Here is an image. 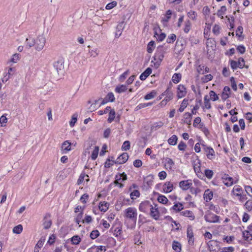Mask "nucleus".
I'll return each instance as SVG.
<instances>
[{
	"instance_id": "nucleus-57",
	"label": "nucleus",
	"mask_w": 252,
	"mask_h": 252,
	"mask_svg": "<svg viewBox=\"0 0 252 252\" xmlns=\"http://www.w3.org/2000/svg\"><path fill=\"white\" fill-rule=\"evenodd\" d=\"M207 97H208L207 95H206L204 97V105H205V107L207 109H210L211 108V103H210L209 99H208Z\"/></svg>"
},
{
	"instance_id": "nucleus-13",
	"label": "nucleus",
	"mask_w": 252,
	"mask_h": 252,
	"mask_svg": "<svg viewBox=\"0 0 252 252\" xmlns=\"http://www.w3.org/2000/svg\"><path fill=\"white\" fill-rule=\"evenodd\" d=\"M192 185L191 180L182 181L179 183L180 187L183 190L188 189Z\"/></svg>"
},
{
	"instance_id": "nucleus-56",
	"label": "nucleus",
	"mask_w": 252,
	"mask_h": 252,
	"mask_svg": "<svg viewBox=\"0 0 252 252\" xmlns=\"http://www.w3.org/2000/svg\"><path fill=\"white\" fill-rule=\"evenodd\" d=\"M117 2L116 1H113L111 2L108 3L106 6V9H111L117 5Z\"/></svg>"
},
{
	"instance_id": "nucleus-43",
	"label": "nucleus",
	"mask_w": 252,
	"mask_h": 252,
	"mask_svg": "<svg viewBox=\"0 0 252 252\" xmlns=\"http://www.w3.org/2000/svg\"><path fill=\"white\" fill-rule=\"evenodd\" d=\"M23 227L21 224H19L15 226L13 229V232L16 234H20L22 232Z\"/></svg>"
},
{
	"instance_id": "nucleus-52",
	"label": "nucleus",
	"mask_w": 252,
	"mask_h": 252,
	"mask_svg": "<svg viewBox=\"0 0 252 252\" xmlns=\"http://www.w3.org/2000/svg\"><path fill=\"white\" fill-rule=\"evenodd\" d=\"M156 94V92L155 91H152L149 94H147L145 96L144 98L146 100H149L154 98Z\"/></svg>"
},
{
	"instance_id": "nucleus-54",
	"label": "nucleus",
	"mask_w": 252,
	"mask_h": 252,
	"mask_svg": "<svg viewBox=\"0 0 252 252\" xmlns=\"http://www.w3.org/2000/svg\"><path fill=\"white\" fill-rule=\"evenodd\" d=\"M140 192L138 190H134L130 193V196L131 198L133 200L135 199L134 196L138 197L140 196Z\"/></svg>"
},
{
	"instance_id": "nucleus-37",
	"label": "nucleus",
	"mask_w": 252,
	"mask_h": 252,
	"mask_svg": "<svg viewBox=\"0 0 252 252\" xmlns=\"http://www.w3.org/2000/svg\"><path fill=\"white\" fill-rule=\"evenodd\" d=\"M213 197L212 192H209V190H207L205 191L204 194V198L206 199V201H210Z\"/></svg>"
},
{
	"instance_id": "nucleus-58",
	"label": "nucleus",
	"mask_w": 252,
	"mask_h": 252,
	"mask_svg": "<svg viewBox=\"0 0 252 252\" xmlns=\"http://www.w3.org/2000/svg\"><path fill=\"white\" fill-rule=\"evenodd\" d=\"M129 73V70H127L126 71H125L124 73H123L119 77V81L120 82H123L126 78V76Z\"/></svg>"
},
{
	"instance_id": "nucleus-47",
	"label": "nucleus",
	"mask_w": 252,
	"mask_h": 252,
	"mask_svg": "<svg viewBox=\"0 0 252 252\" xmlns=\"http://www.w3.org/2000/svg\"><path fill=\"white\" fill-rule=\"evenodd\" d=\"M130 142L129 141H126L123 144L122 149L124 151H127L130 149Z\"/></svg>"
},
{
	"instance_id": "nucleus-40",
	"label": "nucleus",
	"mask_w": 252,
	"mask_h": 252,
	"mask_svg": "<svg viewBox=\"0 0 252 252\" xmlns=\"http://www.w3.org/2000/svg\"><path fill=\"white\" fill-rule=\"evenodd\" d=\"M12 70L13 68L10 67L9 68L8 73H7L6 74L2 79V82L3 83H5L9 80L11 76V74L10 73V71Z\"/></svg>"
},
{
	"instance_id": "nucleus-16",
	"label": "nucleus",
	"mask_w": 252,
	"mask_h": 252,
	"mask_svg": "<svg viewBox=\"0 0 252 252\" xmlns=\"http://www.w3.org/2000/svg\"><path fill=\"white\" fill-rule=\"evenodd\" d=\"M178 90L177 96L179 98H182L186 94V88L184 85H179L178 87Z\"/></svg>"
},
{
	"instance_id": "nucleus-41",
	"label": "nucleus",
	"mask_w": 252,
	"mask_h": 252,
	"mask_svg": "<svg viewBox=\"0 0 252 252\" xmlns=\"http://www.w3.org/2000/svg\"><path fill=\"white\" fill-rule=\"evenodd\" d=\"M158 201L162 204H165L167 203L168 200L167 198L164 195H160L158 196Z\"/></svg>"
},
{
	"instance_id": "nucleus-15",
	"label": "nucleus",
	"mask_w": 252,
	"mask_h": 252,
	"mask_svg": "<svg viewBox=\"0 0 252 252\" xmlns=\"http://www.w3.org/2000/svg\"><path fill=\"white\" fill-rule=\"evenodd\" d=\"M172 14V11L171 10H168L166 11V12L164 15V17L162 18L161 22L164 26H167V23L168 22L169 20L171 18Z\"/></svg>"
},
{
	"instance_id": "nucleus-61",
	"label": "nucleus",
	"mask_w": 252,
	"mask_h": 252,
	"mask_svg": "<svg viewBox=\"0 0 252 252\" xmlns=\"http://www.w3.org/2000/svg\"><path fill=\"white\" fill-rule=\"evenodd\" d=\"M230 66L232 69L235 70L237 69L238 67H239V66L238 65V63L236 61L230 60Z\"/></svg>"
},
{
	"instance_id": "nucleus-63",
	"label": "nucleus",
	"mask_w": 252,
	"mask_h": 252,
	"mask_svg": "<svg viewBox=\"0 0 252 252\" xmlns=\"http://www.w3.org/2000/svg\"><path fill=\"white\" fill-rule=\"evenodd\" d=\"M220 27L218 25H215L213 28V32L216 35L220 33Z\"/></svg>"
},
{
	"instance_id": "nucleus-1",
	"label": "nucleus",
	"mask_w": 252,
	"mask_h": 252,
	"mask_svg": "<svg viewBox=\"0 0 252 252\" xmlns=\"http://www.w3.org/2000/svg\"><path fill=\"white\" fill-rule=\"evenodd\" d=\"M124 217L130 220L135 226L136 223L137 213V210L134 207H128L124 211Z\"/></svg>"
},
{
	"instance_id": "nucleus-14",
	"label": "nucleus",
	"mask_w": 252,
	"mask_h": 252,
	"mask_svg": "<svg viewBox=\"0 0 252 252\" xmlns=\"http://www.w3.org/2000/svg\"><path fill=\"white\" fill-rule=\"evenodd\" d=\"M125 27L124 22H122L120 23L116 27V31L115 32V37H119L122 33V31Z\"/></svg>"
},
{
	"instance_id": "nucleus-22",
	"label": "nucleus",
	"mask_w": 252,
	"mask_h": 252,
	"mask_svg": "<svg viewBox=\"0 0 252 252\" xmlns=\"http://www.w3.org/2000/svg\"><path fill=\"white\" fill-rule=\"evenodd\" d=\"M127 89V85H121L117 86L115 89V91L119 94H121L126 92Z\"/></svg>"
},
{
	"instance_id": "nucleus-6",
	"label": "nucleus",
	"mask_w": 252,
	"mask_h": 252,
	"mask_svg": "<svg viewBox=\"0 0 252 252\" xmlns=\"http://www.w3.org/2000/svg\"><path fill=\"white\" fill-rule=\"evenodd\" d=\"M152 207L153 205L149 201H144L140 204L139 209L141 212L147 213Z\"/></svg>"
},
{
	"instance_id": "nucleus-59",
	"label": "nucleus",
	"mask_w": 252,
	"mask_h": 252,
	"mask_svg": "<svg viewBox=\"0 0 252 252\" xmlns=\"http://www.w3.org/2000/svg\"><path fill=\"white\" fill-rule=\"evenodd\" d=\"M245 61L243 58H240L238 60V61L237 62L238 65L239 66V67L240 68H243V67H245Z\"/></svg>"
},
{
	"instance_id": "nucleus-60",
	"label": "nucleus",
	"mask_w": 252,
	"mask_h": 252,
	"mask_svg": "<svg viewBox=\"0 0 252 252\" xmlns=\"http://www.w3.org/2000/svg\"><path fill=\"white\" fill-rule=\"evenodd\" d=\"M86 176L87 177H89L87 175H86L84 173L81 174V175H80V176L79 177V179H78L77 184L78 185L81 184L83 182L84 178Z\"/></svg>"
},
{
	"instance_id": "nucleus-38",
	"label": "nucleus",
	"mask_w": 252,
	"mask_h": 252,
	"mask_svg": "<svg viewBox=\"0 0 252 252\" xmlns=\"http://www.w3.org/2000/svg\"><path fill=\"white\" fill-rule=\"evenodd\" d=\"M115 111L114 109L110 110L109 114V118L108 119V123H111L112 121H114L115 117Z\"/></svg>"
},
{
	"instance_id": "nucleus-55",
	"label": "nucleus",
	"mask_w": 252,
	"mask_h": 252,
	"mask_svg": "<svg viewBox=\"0 0 252 252\" xmlns=\"http://www.w3.org/2000/svg\"><path fill=\"white\" fill-rule=\"evenodd\" d=\"M243 32V28L242 26H239L236 31V35L238 37H241Z\"/></svg>"
},
{
	"instance_id": "nucleus-26",
	"label": "nucleus",
	"mask_w": 252,
	"mask_h": 252,
	"mask_svg": "<svg viewBox=\"0 0 252 252\" xmlns=\"http://www.w3.org/2000/svg\"><path fill=\"white\" fill-rule=\"evenodd\" d=\"M243 237L247 241L252 240V234L248 230H245L243 232Z\"/></svg>"
},
{
	"instance_id": "nucleus-31",
	"label": "nucleus",
	"mask_w": 252,
	"mask_h": 252,
	"mask_svg": "<svg viewBox=\"0 0 252 252\" xmlns=\"http://www.w3.org/2000/svg\"><path fill=\"white\" fill-rule=\"evenodd\" d=\"M178 137L176 135H173L168 140V143L171 145H175L177 144Z\"/></svg>"
},
{
	"instance_id": "nucleus-21",
	"label": "nucleus",
	"mask_w": 252,
	"mask_h": 252,
	"mask_svg": "<svg viewBox=\"0 0 252 252\" xmlns=\"http://www.w3.org/2000/svg\"><path fill=\"white\" fill-rule=\"evenodd\" d=\"M35 40L31 37L27 38L25 42V46L26 48H30L34 46Z\"/></svg>"
},
{
	"instance_id": "nucleus-33",
	"label": "nucleus",
	"mask_w": 252,
	"mask_h": 252,
	"mask_svg": "<svg viewBox=\"0 0 252 252\" xmlns=\"http://www.w3.org/2000/svg\"><path fill=\"white\" fill-rule=\"evenodd\" d=\"M99 150V148L98 146H95L94 147V149L93 150L91 155V158L93 160H95L97 158Z\"/></svg>"
},
{
	"instance_id": "nucleus-45",
	"label": "nucleus",
	"mask_w": 252,
	"mask_h": 252,
	"mask_svg": "<svg viewBox=\"0 0 252 252\" xmlns=\"http://www.w3.org/2000/svg\"><path fill=\"white\" fill-rule=\"evenodd\" d=\"M106 99L109 102H114L115 100V96L113 93H109L105 97Z\"/></svg>"
},
{
	"instance_id": "nucleus-50",
	"label": "nucleus",
	"mask_w": 252,
	"mask_h": 252,
	"mask_svg": "<svg viewBox=\"0 0 252 252\" xmlns=\"http://www.w3.org/2000/svg\"><path fill=\"white\" fill-rule=\"evenodd\" d=\"M204 174L207 178L210 179L212 178L214 174V172L211 170L205 169L204 171Z\"/></svg>"
},
{
	"instance_id": "nucleus-4",
	"label": "nucleus",
	"mask_w": 252,
	"mask_h": 252,
	"mask_svg": "<svg viewBox=\"0 0 252 252\" xmlns=\"http://www.w3.org/2000/svg\"><path fill=\"white\" fill-rule=\"evenodd\" d=\"M161 96H165L164 99L161 102L162 105H165L166 103L173 98V94L171 88H168L162 94Z\"/></svg>"
},
{
	"instance_id": "nucleus-53",
	"label": "nucleus",
	"mask_w": 252,
	"mask_h": 252,
	"mask_svg": "<svg viewBox=\"0 0 252 252\" xmlns=\"http://www.w3.org/2000/svg\"><path fill=\"white\" fill-rule=\"evenodd\" d=\"M210 98L213 101H216L219 99L217 94L213 91H211L209 93Z\"/></svg>"
},
{
	"instance_id": "nucleus-12",
	"label": "nucleus",
	"mask_w": 252,
	"mask_h": 252,
	"mask_svg": "<svg viewBox=\"0 0 252 252\" xmlns=\"http://www.w3.org/2000/svg\"><path fill=\"white\" fill-rule=\"evenodd\" d=\"M202 145L204 147L205 151L207 153L206 156L207 158L210 159L213 158L215 156V151L212 148L207 147L204 144H202Z\"/></svg>"
},
{
	"instance_id": "nucleus-19",
	"label": "nucleus",
	"mask_w": 252,
	"mask_h": 252,
	"mask_svg": "<svg viewBox=\"0 0 252 252\" xmlns=\"http://www.w3.org/2000/svg\"><path fill=\"white\" fill-rule=\"evenodd\" d=\"M197 71L199 74H204L209 71V68L204 65L200 64L197 67Z\"/></svg>"
},
{
	"instance_id": "nucleus-28",
	"label": "nucleus",
	"mask_w": 252,
	"mask_h": 252,
	"mask_svg": "<svg viewBox=\"0 0 252 252\" xmlns=\"http://www.w3.org/2000/svg\"><path fill=\"white\" fill-rule=\"evenodd\" d=\"M173 249L177 252H180L181 251V244L176 241H174L172 244Z\"/></svg>"
},
{
	"instance_id": "nucleus-24",
	"label": "nucleus",
	"mask_w": 252,
	"mask_h": 252,
	"mask_svg": "<svg viewBox=\"0 0 252 252\" xmlns=\"http://www.w3.org/2000/svg\"><path fill=\"white\" fill-rule=\"evenodd\" d=\"M243 189L239 186H235L234 187L232 192L237 196H241Z\"/></svg>"
},
{
	"instance_id": "nucleus-27",
	"label": "nucleus",
	"mask_w": 252,
	"mask_h": 252,
	"mask_svg": "<svg viewBox=\"0 0 252 252\" xmlns=\"http://www.w3.org/2000/svg\"><path fill=\"white\" fill-rule=\"evenodd\" d=\"M109 204L106 202H101L99 205V209L101 211L105 212L108 209Z\"/></svg>"
},
{
	"instance_id": "nucleus-23",
	"label": "nucleus",
	"mask_w": 252,
	"mask_h": 252,
	"mask_svg": "<svg viewBox=\"0 0 252 252\" xmlns=\"http://www.w3.org/2000/svg\"><path fill=\"white\" fill-rule=\"evenodd\" d=\"M181 215L190 218V220L194 219V216L192 211L186 210L180 213Z\"/></svg>"
},
{
	"instance_id": "nucleus-3",
	"label": "nucleus",
	"mask_w": 252,
	"mask_h": 252,
	"mask_svg": "<svg viewBox=\"0 0 252 252\" xmlns=\"http://www.w3.org/2000/svg\"><path fill=\"white\" fill-rule=\"evenodd\" d=\"M46 43V38L43 35H39L36 39L35 40L34 47L35 50L38 51H41L43 49Z\"/></svg>"
},
{
	"instance_id": "nucleus-17",
	"label": "nucleus",
	"mask_w": 252,
	"mask_h": 252,
	"mask_svg": "<svg viewBox=\"0 0 252 252\" xmlns=\"http://www.w3.org/2000/svg\"><path fill=\"white\" fill-rule=\"evenodd\" d=\"M173 184L170 182H166L163 186L164 191L167 193L170 192L173 189Z\"/></svg>"
},
{
	"instance_id": "nucleus-49",
	"label": "nucleus",
	"mask_w": 252,
	"mask_h": 252,
	"mask_svg": "<svg viewBox=\"0 0 252 252\" xmlns=\"http://www.w3.org/2000/svg\"><path fill=\"white\" fill-rule=\"evenodd\" d=\"M99 232L97 230H93L90 233V237L92 239H94L98 237Z\"/></svg>"
},
{
	"instance_id": "nucleus-20",
	"label": "nucleus",
	"mask_w": 252,
	"mask_h": 252,
	"mask_svg": "<svg viewBox=\"0 0 252 252\" xmlns=\"http://www.w3.org/2000/svg\"><path fill=\"white\" fill-rule=\"evenodd\" d=\"M62 151L64 152V153H66L67 152L71 150V143H70L68 141H64L62 144Z\"/></svg>"
},
{
	"instance_id": "nucleus-42",
	"label": "nucleus",
	"mask_w": 252,
	"mask_h": 252,
	"mask_svg": "<svg viewBox=\"0 0 252 252\" xmlns=\"http://www.w3.org/2000/svg\"><path fill=\"white\" fill-rule=\"evenodd\" d=\"M176 39V35L174 33H172L168 36L167 38L166 42L168 43H172L175 41Z\"/></svg>"
},
{
	"instance_id": "nucleus-11",
	"label": "nucleus",
	"mask_w": 252,
	"mask_h": 252,
	"mask_svg": "<svg viewBox=\"0 0 252 252\" xmlns=\"http://www.w3.org/2000/svg\"><path fill=\"white\" fill-rule=\"evenodd\" d=\"M187 237L188 243L190 245L194 244V235L191 226H189L187 228Z\"/></svg>"
},
{
	"instance_id": "nucleus-5",
	"label": "nucleus",
	"mask_w": 252,
	"mask_h": 252,
	"mask_svg": "<svg viewBox=\"0 0 252 252\" xmlns=\"http://www.w3.org/2000/svg\"><path fill=\"white\" fill-rule=\"evenodd\" d=\"M206 221L211 223H216L219 222L220 217L211 212L206 214L204 216Z\"/></svg>"
},
{
	"instance_id": "nucleus-39",
	"label": "nucleus",
	"mask_w": 252,
	"mask_h": 252,
	"mask_svg": "<svg viewBox=\"0 0 252 252\" xmlns=\"http://www.w3.org/2000/svg\"><path fill=\"white\" fill-rule=\"evenodd\" d=\"M163 123L162 122H158L154 123L151 126V129L153 130H156L158 128L162 126Z\"/></svg>"
},
{
	"instance_id": "nucleus-34",
	"label": "nucleus",
	"mask_w": 252,
	"mask_h": 252,
	"mask_svg": "<svg viewBox=\"0 0 252 252\" xmlns=\"http://www.w3.org/2000/svg\"><path fill=\"white\" fill-rule=\"evenodd\" d=\"M181 79V75L180 73L174 74L172 76V81L175 84L179 82L180 81Z\"/></svg>"
},
{
	"instance_id": "nucleus-48",
	"label": "nucleus",
	"mask_w": 252,
	"mask_h": 252,
	"mask_svg": "<svg viewBox=\"0 0 252 252\" xmlns=\"http://www.w3.org/2000/svg\"><path fill=\"white\" fill-rule=\"evenodd\" d=\"M83 213L82 212V211H81L77 215L75 219V221L77 224H79L80 222H82V220H83Z\"/></svg>"
},
{
	"instance_id": "nucleus-46",
	"label": "nucleus",
	"mask_w": 252,
	"mask_h": 252,
	"mask_svg": "<svg viewBox=\"0 0 252 252\" xmlns=\"http://www.w3.org/2000/svg\"><path fill=\"white\" fill-rule=\"evenodd\" d=\"M191 23L189 20H187L185 22V27L184 28V32L186 33H188L191 27Z\"/></svg>"
},
{
	"instance_id": "nucleus-2",
	"label": "nucleus",
	"mask_w": 252,
	"mask_h": 252,
	"mask_svg": "<svg viewBox=\"0 0 252 252\" xmlns=\"http://www.w3.org/2000/svg\"><path fill=\"white\" fill-rule=\"evenodd\" d=\"M164 53L165 51L163 46H159L157 47L153 58L154 61H156L157 63H158V65H159L162 61Z\"/></svg>"
},
{
	"instance_id": "nucleus-51",
	"label": "nucleus",
	"mask_w": 252,
	"mask_h": 252,
	"mask_svg": "<svg viewBox=\"0 0 252 252\" xmlns=\"http://www.w3.org/2000/svg\"><path fill=\"white\" fill-rule=\"evenodd\" d=\"M187 15L189 18L193 20H194L196 19V17L197 16V13L194 11L190 10L188 13Z\"/></svg>"
},
{
	"instance_id": "nucleus-8",
	"label": "nucleus",
	"mask_w": 252,
	"mask_h": 252,
	"mask_svg": "<svg viewBox=\"0 0 252 252\" xmlns=\"http://www.w3.org/2000/svg\"><path fill=\"white\" fill-rule=\"evenodd\" d=\"M222 180L224 184L227 187L231 186L233 184H236L237 182V180L234 182V179L232 177H229L228 175L226 174H224V176H223Z\"/></svg>"
},
{
	"instance_id": "nucleus-64",
	"label": "nucleus",
	"mask_w": 252,
	"mask_h": 252,
	"mask_svg": "<svg viewBox=\"0 0 252 252\" xmlns=\"http://www.w3.org/2000/svg\"><path fill=\"white\" fill-rule=\"evenodd\" d=\"M234 248L232 247L223 248L220 252H233Z\"/></svg>"
},
{
	"instance_id": "nucleus-30",
	"label": "nucleus",
	"mask_w": 252,
	"mask_h": 252,
	"mask_svg": "<svg viewBox=\"0 0 252 252\" xmlns=\"http://www.w3.org/2000/svg\"><path fill=\"white\" fill-rule=\"evenodd\" d=\"M226 11V7L225 6H222L220 8L217 12V16L219 17H220L221 19H223V15L225 14V11Z\"/></svg>"
},
{
	"instance_id": "nucleus-62",
	"label": "nucleus",
	"mask_w": 252,
	"mask_h": 252,
	"mask_svg": "<svg viewBox=\"0 0 252 252\" xmlns=\"http://www.w3.org/2000/svg\"><path fill=\"white\" fill-rule=\"evenodd\" d=\"M245 206L248 211H251L252 209V201L250 200H248L246 202Z\"/></svg>"
},
{
	"instance_id": "nucleus-32",
	"label": "nucleus",
	"mask_w": 252,
	"mask_h": 252,
	"mask_svg": "<svg viewBox=\"0 0 252 252\" xmlns=\"http://www.w3.org/2000/svg\"><path fill=\"white\" fill-rule=\"evenodd\" d=\"M81 240V238L78 235H74L71 238V241L73 245H78Z\"/></svg>"
},
{
	"instance_id": "nucleus-18",
	"label": "nucleus",
	"mask_w": 252,
	"mask_h": 252,
	"mask_svg": "<svg viewBox=\"0 0 252 252\" xmlns=\"http://www.w3.org/2000/svg\"><path fill=\"white\" fill-rule=\"evenodd\" d=\"M152 69L148 67L140 76L141 80H145L152 73Z\"/></svg>"
},
{
	"instance_id": "nucleus-10",
	"label": "nucleus",
	"mask_w": 252,
	"mask_h": 252,
	"mask_svg": "<svg viewBox=\"0 0 252 252\" xmlns=\"http://www.w3.org/2000/svg\"><path fill=\"white\" fill-rule=\"evenodd\" d=\"M50 215L49 214H46L43 219V225L45 229H49L52 224V220L50 219Z\"/></svg>"
},
{
	"instance_id": "nucleus-9",
	"label": "nucleus",
	"mask_w": 252,
	"mask_h": 252,
	"mask_svg": "<svg viewBox=\"0 0 252 252\" xmlns=\"http://www.w3.org/2000/svg\"><path fill=\"white\" fill-rule=\"evenodd\" d=\"M128 158V155L126 153L121 154L115 161L116 164H123L125 163Z\"/></svg>"
},
{
	"instance_id": "nucleus-25",
	"label": "nucleus",
	"mask_w": 252,
	"mask_h": 252,
	"mask_svg": "<svg viewBox=\"0 0 252 252\" xmlns=\"http://www.w3.org/2000/svg\"><path fill=\"white\" fill-rule=\"evenodd\" d=\"M150 215L155 220H158L159 218V212L158 210H154L153 206L150 209Z\"/></svg>"
},
{
	"instance_id": "nucleus-36",
	"label": "nucleus",
	"mask_w": 252,
	"mask_h": 252,
	"mask_svg": "<svg viewBox=\"0 0 252 252\" xmlns=\"http://www.w3.org/2000/svg\"><path fill=\"white\" fill-rule=\"evenodd\" d=\"M188 104V100L186 99V98H185L183 100V101H182V103H181V104L180 105V108L179 109V111L180 112H183L184 109H185V108L187 107Z\"/></svg>"
},
{
	"instance_id": "nucleus-35",
	"label": "nucleus",
	"mask_w": 252,
	"mask_h": 252,
	"mask_svg": "<svg viewBox=\"0 0 252 252\" xmlns=\"http://www.w3.org/2000/svg\"><path fill=\"white\" fill-rule=\"evenodd\" d=\"M155 47V43L154 41H151L147 45V51L148 53H152Z\"/></svg>"
},
{
	"instance_id": "nucleus-44",
	"label": "nucleus",
	"mask_w": 252,
	"mask_h": 252,
	"mask_svg": "<svg viewBox=\"0 0 252 252\" xmlns=\"http://www.w3.org/2000/svg\"><path fill=\"white\" fill-rule=\"evenodd\" d=\"M184 116H185L184 122L188 124H190L189 123L191 122V119L192 118L191 114L189 113V112H187L185 114Z\"/></svg>"
},
{
	"instance_id": "nucleus-29",
	"label": "nucleus",
	"mask_w": 252,
	"mask_h": 252,
	"mask_svg": "<svg viewBox=\"0 0 252 252\" xmlns=\"http://www.w3.org/2000/svg\"><path fill=\"white\" fill-rule=\"evenodd\" d=\"M184 208L183 205L180 202L175 203L171 208L172 209L176 212H180Z\"/></svg>"
},
{
	"instance_id": "nucleus-7",
	"label": "nucleus",
	"mask_w": 252,
	"mask_h": 252,
	"mask_svg": "<svg viewBox=\"0 0 252 252\" xmlns=\"http://www.w3.org/2000/svg\"><path fill=\"white\" fill-rule=\"evenodd\" d=\"M54 67L57 70L58 73H62L64 69V60L60 59L55 62L54 63Z\"/></svg>"
}]
</instances>
